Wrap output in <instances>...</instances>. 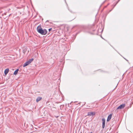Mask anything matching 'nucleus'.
I'll return each mask as SVG.
<instances>
[{"label": "nucleus", "mask_w": 133, "mask_h": 133, "mask_svg": "<svg viewBox=\"0 0 133 133\" xmlns=\"http://www.w3.org/2000/svg\"><path fill=\"white\" fill-rule=\"evenodd\" d=\"M52 29V28H50V29H49V31H50V30Z\"/></svg>", "instance_id": "11"}, {"label": "nucleus", "mask_w": 133, "mask_h": 133, "mask_svg": "<svg viewBox=\"0 0 133 133\" xmlns=\"http://www.w3.org/2000/svg\"><path fill=\"white\" fill-rule=\"evenodd\" d=\"M95 112H89L88 113L87 115L89 116H91V115L93 116L95 115Z\"/></svg>", "instance_id": "4"}, {"label": "nucleus", "mask_w": 133, "mask_h": 133, "mask_svg": "<svg viewBox=\"0 0 133 133\" xmlns=\"http://www.w3.org/2000/svg\"><path fill=\"white\" fill-rule=\"evenodd\" d=\"M102 127L103 129L105 126V120L104 118H103L102 119Z\"/></svg>", "instance_id": "2"}, {"label": "nucleus", "mask_w": 133, "mask_h": 133, "mask_svg": "<svg viewBox=\"0 0 133 133\" xmlns=\"http://www.w3.org/2000/svg\"><path fill=\"white\" fill-rule=\"evenodd\" d=\"M9 70V69H5L4 71V74L5 75H6L7 74Z\"/></svg>", "instance_id": "8"}, {"label": "nucleus", "mask_w": 133, "mask_h": 133, "mask_svg": "<svg viewBox=\"0 0 133 133\" xmlns=\"http://www.w3.org/2000/svg\"><path fill=\"white\" fill-rule=\"evenodd\" d=\"M120 0H119L118 2Z\"/></svg>", "instance_id": "12"}, {"label": "nucleus", "mask_w": 133, "mask_h": 133, "mask_svg": "<svg viewBox=\"0 0 133 133\" xmlns=\"http://www.w3.org/2000/svg\"><path fill=\"white\" fill-rule=\"evenodd\" d=\"M30 64V62H29L28 61L26 62L25 63H24L23 65V67H24Z\"/></svg>", "instance_id": "5"}, {"label": "nucleus", "mask_w": 133, "mask_h": 133, "mask_svg": "<svg viewBox=\"0 0 133 133\" xmlns=\"http://www.w3.org/2000/svg\"><path fill=\"white\" fill-rule=\"evenodd\" d=\"M112 117V114H110L108 116L107 119V121L108 122L109 121L110 119H111V118Z\"/></svg>", "instance_id": "6"}, {"label": "nucleus", "mask_w": 133, "mask_h": 133, "mask_svg": "<svg viewBox=\"0 0 133 133\" xmlns=\"http://www.w3.org/2000/svg\"><path fill=\"white\" fill-rule=\"evenodd\" d=\"M125 104H121L120 105H119V106H118V108H117V109H122L124 107H125Z\"/></svg>", "instance_id": "3"}, {"label": "nucleus", "mask_w": 133, "mask_h": 133, "mask_svg": "<svg viewBox=\"0 0 133 133\" xmlns=\"http://www.w3.org/2000/svg\"><path fill=\"white\" fill-rule=\"evenodd\" d=\"M33 58L30 59L28 61L30 62V63L33 60Z\"/></svg>", "instance_id": "10"}, {"label": "nucleus", "mask_w": 133, "mask_h": 133, "mask_svg": "<svg viewBox=\"0 0 133 133\" xmlns=\"http://www.w3.org/2000/svg\"><path fill=\"white\" fill-rule=\"evenodd\" d=\"M18 70H19L18 69H17L16 70L14 73V75H16L17 74L18 72Z\"/></svg>", "instance_id": "9"}, {"label": "nucleus", "mask_w": 133, "mask_h": 133, "mask_svg": "<svg viewBox=\"0 0 133 133\" xmlns=\"http://www.w3.org/2000/svg\"><path fill=\"white\" fill-rule=\"evenodd\" d=\"M42 98L41 97H38L36 99V101L37 102H38L39 101H40Z\"/></svg>", "instance_id": "7"}, {"label": "nucleus", "mask_w": 133, "mask_h": 133, "mask_svg": "<svg viewBox=\"0 0 133 133\" xmlns=\"http://www.w3.org/2000/svg\"><path fill=\"white\" fill-rule=\"evenodd\" d=\"M39 28V26H38L37 28V30L39 33L43 35H45L46 34L47 31L46 29H43L41 27L40 28Z\"/></svg>", "instance_id": "1"}]
</instances>
